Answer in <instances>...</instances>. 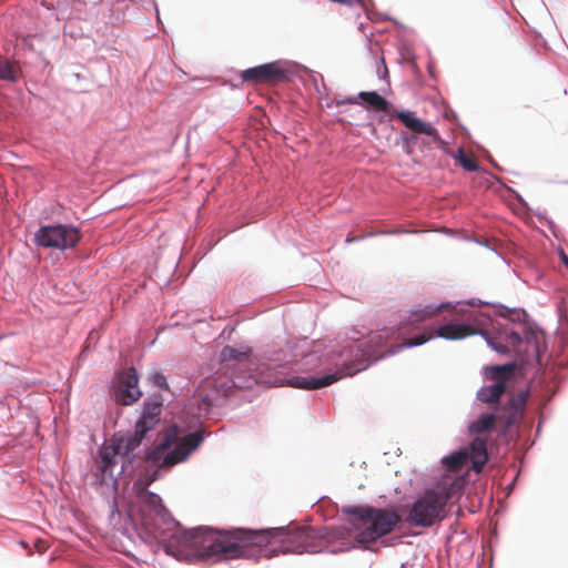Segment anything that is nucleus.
<instances>
[{"mask_svg":"<svg viewBox=\"0 0 568 568\" xmlns=\"http://www.w3.org/2000/svg\"><path fill=\"white\" fill-rule=\"evenodd\" d=\"M268 537L266 531L243 528L217 530L200 526L176 530L166 541L165 551L187 562L252 558L255 556L253 546L264 545Z\"/></svg>","mask_w":568,"mask_h":568,"instance_id":"f257e3e1","label":"nucleus"},{"mask_svg":"<svg viewBox=\"0 0 568 568\" xmlns=\"http://www.w3.org/2000/svg\"><path fill=\"white\" fill-rule=\"evenodd\" d=\"M161 410L162 405L160 403L146 404L135 424L133 434H115L111 438L110 445L100 449V460L95 476L101 484H109V480H114L113 468L119 457L124 459L122 468H124V464L132 462L135 456L134 452L141 445L145 434L160 422Z\"/></svg>","mask_w":568,"mask_h":568,"instance_id":"f03ea898","label":"nucleus"},{"mask_svg":"<svg viewBox=\"0 0 568 568\" xmlns=\"http://www.w3.org/2000/svg\"><path fill=\"white\" fill-rule=\"evenodd\" d=\"M202 442L201 432L181 436L176 425L170 426L162 433L160 443L149 455V460L159 469H170L186 460Z\"/></svg>","mask_w":568,"mask_h":568,"instance_id":"7ed1b4c3","label":"nucleus"},{"mask_svg":"<svg viewBox=\"0 0 568 568\" xmlns=\"http://www.w3.org/2000/svg\"><path fill=\"white\" fill-rule=\"evenodd\" d=\"M343 513L356 517L359 524L356 526V541L359 544H372L379 538L393 532L402 521L396 510L386 508H374L371 506H348Z\"/></svg>","mask_w":568,"mask_h":568,"instance_id":"20e7f679","label":"nucleus"},{"mask_svg":"<svg viewBox=\"0 0 568 568\" xmlns=\"http://www.w3.org/2000/svg\"><path fill=\"white\" fill-rule=\"evenodd\" d=\"M445 486L426 490L410 507L406 521L416 527H429L445 517V507L450 499Z\"/></svg>","mask_w":568,"mask_h":568,"instance_id":"39448f33","label":"nucleus"},{"mask_svg":"<svg viewBox=\"0 0 568 568\" xmlns=\"http://www.w3.org/2000/svg\"><path fill=\"white\" fill-rule=\"evenodd\" d=\"M270 534L268 541L264 545H254L253 549L255 556L252 558H258L263 547L271 544L274 538H281V552L282 554H303V552H317L321 549V539L317 532L312 527H296L288 530L276 529H264Z\"/></svg>","mask_w":568,"mask_h":568,"instance_id":"423d86ee","label":"nucleus"},{"mask_svg":"<svg viewBox=\"0 0 568 568\" xmlns=\"http://www.w3.org/2000/svg\"><path fill=\"white\" fill-rule=\"evenodd\" d=\"M38 245L67 250L74 247L80 241V231L77 227L58 224L42 226L34 235Z\"/></svg>","mask_w":568,"mask_h":568,"instance_id":"0eeeda50","label":"nucleus"},{"mask_svg":"<svg viewBox=\"0 0 568 568\" xmlns=\"http://www.w3.org/2000/svg\"><path fill=\"white\" fill-rule=\"evenodd\" d=\"M515 371L514 364L495 365L486 368L487 378L495 382L491 385H485L477 392V399L485 404H497L506 390V382Z\"/></svg>","mask_w":568,"mask_h":568,"instance_id":"6e6552de","label":"nucleus"},{"mask_svg":"<svg viewBox=\"0 0 568 568\" xmlns=\"http://www.w3.org/2000/svg\"><path fill=\"white\" fill-rule=\"evenodd\" d=\"M392 115L400 120L402 123L415 134H424L425 138L422 139L424 146L428 149L435 146L446 151L447 143L440 138L437 129L429 122L416 118L414 112L410 111H394Z\"/></svg>","mask_w":568,"mask_h":568,"instance_id":"1a4fd4ad","label":"nucleus"},{"mask_svg":"<svg viewBox=\"0 0 568 568\" xmlns=\"http://www.w3.org/2000/svg\"><path fill=\"white\" fill-rule=\"evenodd\" d=\"M240 78L252 84H276L287 78V71L278 62H270L243 70Z\"/></svg>","mask_w":568,"mask_h":568,"instance_id":"9d476101","label":"nucleus"},{"mask_svg":"<svg viewBox=\"0 0 568 568\" xmlns=\"http://www.w3.org/2000/svg\"><path fill=\"white\" fill-rule=\"evenodd\" d=\"M138 382L136 371L133 367L123 372L115 390V400L122 405H131L136 402L142 395L138 388Z\"/></svg>","mask_w":568,"mask_h":568,"instance_id":"9b49d317","label":"nucleus"},{"mask_svg":"<svg viewBox=\"0 0 568 568\" xmlns=\"http://www.w3.org/2000/svg\"><path fill=\"white\" fill-rule=\"evenodd\" d=\"M361 368L352 369L349 366H346L342 374L334 373L327 374L321 377H294L288 383L293 387L303 388V389H317L322 387L329 386L335 383L343 376H352L355 373L359 372Z\"/></svg>","mask_w":568,"mask_h":568,"instance_id":"f8f14e48","label":"nucleus"},{"mask_svg":"<svg viewBox=\"0 0 568 568\" xmlns=\"http://www.w3.org/2000/svg\"><path fill=\"white\" fill-rule=\"evenodd\" d=\"M217 382V378H207L196 390L195 399L200 414H207L211 407L219 400L220 393L216 390Z\"/></svg>","mask_w":568,"mask_h":568,"instance_id":"ddd939ff","label":"nucleus"},{"mask_svg":"<svg viewBox=\"0 0 568 568\" xmlns=\"http://www.w3.org/2000/svg\"><path fill=\"white\" fill-rule=\"evenodd\" d=\"M359 101L366 110L390 112L389 102L376 91H362L357 97H351L344 100V103L357 104Z\"/></svg>","mask_w":568,"mask_h":568,"instance_id":"4468645a","label":"nucleus"},{"mask_svg":"<svg viewBox=\"0 0 568 568\" xmlns=\"http://www.w3.org/2000/svg\"><path fill=\"white\" fill-rule=\"evenodd\" d=\"M468 449V460L476 473H480L488 460L486 439L477 436L470 444Z\"/></svg>","mask_w":568,"mask_h":568,"instance_id":"2eb2a0df","label":"nucleus"},{"mask_svg":"<svg viewBox=\"0 0 568 568\" xmlns=\"http://www.w3.org/2000/svg\"><path fill=\"white\" fill-rule=\"evenodd\" d=\"M477 334V329L469 324L447 323L437 331V336L445 339H462Z\"/></svg>","mask_w":568,"mask_h":568,"instance_id":"dca6fc26","label":"nucleus"},{"mask_svg":"<svg viewBox=\"0 0 568 568\" xmlns=\"http://www.w3.org/2000/svg\"><path fill=\"white\" fill-rule=\"evenodd\" d=\"M536 338H537V336L535 333L526 332L525 339H526L527 347L525 349H523L521 345H523L524 339L519 333H517L515 331H510L505 334V342L508 344L509 351H514L517 354H520L523 352H528L529 347H531V349L537 353L538 346H537Z\"/></svg>","mask_w":568,"mask_h":568,"instance_id":"f3484780","label":"nucleus"},{"mask_svg":"<svg viewBox=\"0 0 568 568\" xmlns=\"http://www.w3.org/2000/svg\"><path fill=\"white\" fill-rule=\"evenodd\" d=\"M138 499L143 507L148 508L154 515L163 516L165 508L159 495L146 489H142L138 494Z\"/></svg>","mask_w":568,"mask_h":568,"instance_id":"a211bd4d","label":"nucleus"},{"mask_svg":"<svg viewBox=\"0 0 568 568\" xmlns=\"http://www.w3.org/2000/svg\"><path fill=\"white\" fill-rule=\"evenodd\" d=\"M250 348L246 347L244 349H237L232 346H225L220 354L221 362L225 364L227 367L230 366V362H235L241 365H246L250 359Z\"/></svg>","mask_w":568,"mask_h":568,"instance_id":"6ab92c4d","label":"nucleus"},{"mask_svg":"<svg viewBox=\"0 0 568 568\" xmlns=\"http://www.w3.org/2000/svg\"><path fill=\"white\" fill-rule=\"evenodd\" d=\"M21 70L17 61H12L0 55V80L17 82Z\"/></svg>","mask_w":568,"mask_h":568,"instance_id":"aec40b11","label":"nucleus"},{"mask_svg":"<svg viewBox=\"0 0 568 568\" xmlns=\"http://www.w3.org/2000/svg\"><path fill=\"white\" fill-rule=\"evenodd\" d=\"M496 424V417L494 414H485L479 418L469 424L468 430L470 434L480 435L489 432Z\"/></svg>","mask_w":568,"mask_h":568,"instance_id":"412c9836","label":"nucleus"},{"mask_svg":"<svg viewBox=\"0 0 568 568\" xmlns=\"http://www.w3.org/2000/svg\"><path fill=\"white\" fill-rule=\"evenodd\" d=\"M450 156H453L459 165L468 172H475L478 170V163L476 158L473 154H467L464 149H458L456 153L447 152Z\"/></svg>","mask_w":568,"mask_h":568,"instance_id":"4be33fe9","label":"nucleus"},{"mask_svg":"<svg viewBox=\"0 0 568 568\" xmlns=\"http://www.w3.org/2000/svg\"><path fill=\"white\" fill-rule=\"evenodd\" d=\"M468 462V449L463 448L443 459L444 465L450 470L460 469Z\"/></svg>","mask_w":568,"mask_h":568,"instance_id":"5701e85b","label":"nucleus"},{"mask_svg":"<svg viewBox=\"0 0 568 568\" xmlns=\"http://www.w3.org/2000/svg\"><path fill=\"white\" fill-rule=\"evenodd\" d=\"M527 398H528L527 390H521L518 394H516L509 398V400L507 403V407L509 409L510 418H515L517 415H519L524 410L526 403H527Z\"/></svg>","mask_w":568,"mask_h":568,"instance_id":"b1692460","label":"nucleus"},{"mask_svg":"<svg viewBox=\"0 0 568 568\" xmlns=\"http://www.w3.org/2000/svg\"><path fill=\"white\" fill-rule=\"evenodd\" d=\"M442 308H443V306H426L424 308L415 310L410 314L409 322L410 323L424 322V321L433 317L434 315H436Z\"/></svg>","mask_w":568,"mask_h":568,"instance_id":"393cba45","label":"nucleus"},{"mask_svg":"<svg viewBox=\"0 0 568 568\" xmlns=\"http://www.w3.org/2000/svg\"><path fill=\"white\" fill-rule=\"evenodd\" d=\"M435 336V333L434 332H424L422 334H418L416 335L415 337L413 338H409L407 339L403 346L405 347H412V346H418V345H423L424 343H426L427 341L432 339L433 337Z\"/></svg>","mask_w":568,"mask_h":568,"instance_id":"a878e982","label":"nucleus"},{"mask_svg":"<svg viewBox=\"0 0 568 568\" xmlns=\"http://www.w3.org/2000/svg\"><path fill=\"white\" fill-rule=\"evenodd\" d=\"M488 343L498 353L505 354V353L510 352L507 343L506 344L496 343V342H488Z\"/></svg>","mask_w":568,"mask_h":568,"instance_id":"bb28decb","label":"nucleus"},{"mask_svg":"<svg viewBox=\"0 0 568 568\" xmlns=\"http://www.w3.org/2000/svg\"><path fill=\"white\" fill-rule=\"evenodd\" d=\"M152 378H153V382H154V384L156 386H159L161 388H166L168 387L166 378L162 374L155 373Z\"/></svg>","mask_w":568,"mask_h":568,"instance_id":"cd10ccee","label":"nucleus"},{"mask_svg":"<svg viewBox=\"0 0 568 568\" xmlns=\"http://www.w3.org/2000/svg\"><path fill=\"white\" fill-rule=\"evenodd\" d=\"M560 260H561L562 264L568 268V255L565 254V252L560 253Z\"/></svg>","mask_w":568,"mask_h":568,"instance_id":"c85d7f7f","label":"nucleus"},{"mask_svg":"<svg viewBox=\"0 0 568 568\" xmlns=\"http://www.w3.org/2000/svg\"><path fill=\"white\" fill-rule=\"evenodd\" d=\"M274 555H276L275 549L268 550L267 554H265L266 557H272Z\"/></svg>","mask_w":568,"mask_h":568,"instance_id":"c756f323","label":"nucleus"},{"mask_svg":"<svg viewBox=\"0 0 568 568\" xmlns=\"http://www.w3.org/2000/svg\"><path fill=\"white\" fill-rule=\"evenodd\" d=\"M400 347H403V345H398L396 348L392 349V353L397 352V349H399Z\"/></svg>","mask_w":568,"mask_h":568,"instance_id":"7c9ffc66","label":"nucleus"},{"mask_svg":"<svg viewBox=\"0 0 568 568\" xmlns=\"http://www.w3.org/2000/svg\"><path fill=\"white\" fill-rule=\"evenodd\" d=\"M400 347H403V345H398L396 348L392 349V353L397 352V349H399Z\"/></svg>","mask_w":568,"mask_h":568,"instance_id":"2f4dec72","label":"nucleus"},{"mask_svg":"<svg viewBox=\"0 0 568 568\" xmlns=\"http://www.w3.org/2000/svg\"><path fill=\"white\" fill-rule=\"evenodd\" d=\"M381 337H382L381 335H376V336L372 337V341H375V339L381 338Z\"/></svg>","mask_w":568,"mask_h":568,"instance_id":"473e14b6","label":"nucleus"}]
</instances>
